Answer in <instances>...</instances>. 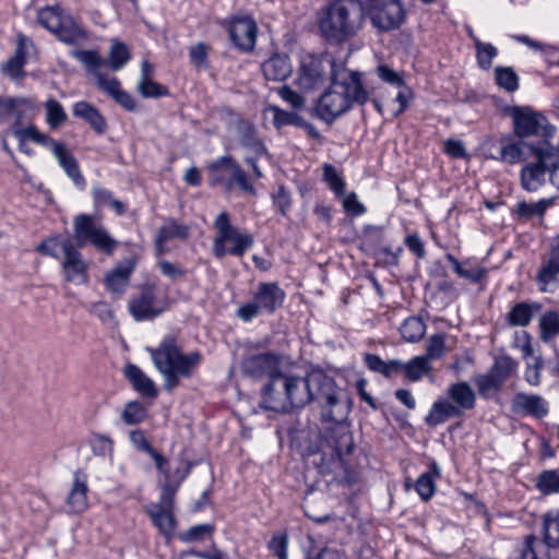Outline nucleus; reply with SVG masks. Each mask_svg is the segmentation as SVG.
<instances>
[{
	"mask_svg": "<svg viewBox=\"0 0 559 559\" xmlns=\"http://www.w3.org/2000/svg\"><path fill=\"white\" fill-rule=\"evenodd\" d=\"M146 417V408L140 402L136 401L127 403L121 413V419L127 425H138L144 421Z\"/></svg>",
	"mask_w": 559,
	"mask_h": 559,
	"instance_id": "6e6d98bb",
	"label": "nucleus"
},
{
	"mask_svg": "<svg viewBox=\"0 0 559 559\" xmlns=\"http://www.w3.org/2000/svg\"><path fill=\"white\" fill-rule=\"evenodd\" d=\"M556 198L540 199L535 203L521 201L516 203L513 213L519 218H531L532 216H543L545 212L555 204Z\"/></svg>",
	"mask_w": 559,
	"mask_h": 559,
	"instance_id": "4c0bfd02",
	"label": "nucleus"
},
{
	"mask_svg": "<svg viewBox=\"0 0 559 559\" xmlns=\"http://www.w3.org/2000/svg\"><path fill=\"white\" fill-rule=\"evenodd\" d=\"M133 269V264H127L110 271L105 278L107 289L117 296H121L129 286L130 275Z\"/></svg>",
	"mask_w": 559,
	"mask_h": 559,
	"instance_id": "72a5a7b5",
	"label": "nucleus"
},
{
	"mask_svg": "<svg viewBox=\"0 0 559 559\" xmlns=\"http://www.w3.org/2000/svg\"><path fill=\"white\" fill-rule=\"evenodd\" d=\"M66 242L73 241L69 238L52 237L39 243L36 250L41 254L49 255L55 259H60L61 255H63V245Z\"/></svg>",
	"mask_w": 559,
	"mask_h": 559,
	"instance_id": "13d9d810",
	"label": "nucleus"
},
{
	"mask_svg": "<svg viewBox=\"0 0 559 559\" xmlns=\"http://www.w3.org/2000/svg\"><path fill=\"white\" fill-rule=\"evenodd\" d=\"M190 469L186 468L179 477L178 484L173 486L169 480L163 486L159 501L156 503H151L150 506H157L160 509L173 510L174 511V502L176 491L178 489L179 484L188 476Z\"/></svg>",
	"mask_w": 559,
	"mask_h": 559,
	"instance_id": "5fc2aeb1",
	"label": "nucleus"
},
{
	"mask_svg": "<svg viewBox=\"0 0 559 559\" xmlns=\"http://www.w3.org/2000/svg\"><path fill=\"white\" fill-rule=\"evenodd\" d=\"M284 395V391L282 390V373L280 376H275L273 380L266 383L262 390V401L260 406L267 411H273L272 401L276 400L280 396Z\"/></svg>",
	"mask_w": 559,
	"mask_h": 559,
	"instance_id": "3c124183",
	"label": "nucleus"
},
{
	"mask_svg": "<svg viewBox=\"0 0 559 559\" xmlns=\"http://www.w3.org/2000/svg\"><path fill=\"white\" fill-rule=\"evenodd\" d=\"M511 411L522 417L543 419L549 413V403L542 395L519 392L511 400Z\"/></svg>",
	"mask_w": 559,
	"mask_h": 559,
	"instance_id": "aec40b11",
	"label": "nucleus"
},
{
	"mask_svg": "<svg viewBox=\"0 0 559 559\" xmlns=\"http://www.w3.org/2000/svg\"><path fill=\"white\" fill-rule=\"evenodd\" d=\"M540 310L542 305L538 302H519L511 307L506 316V321L511 326H527Z\"/></svg>",
	"mask_w": 559,
	"mask_h": 559,
	"instance_id": "cd10ccee",
	"label": "nucleus"
},
{
	"mask_svg": "<svg viewBox=\"0 0 559 559\" xmlns=\"http://www.w3.org/2000/svg\"><path fill=\"white\" fill-rule=\"evenodd\" d=\"M510 116L513 122L514 133L521 138L552 135V126L548 119L540 112L531 107L514 106L510 109Z\"/></svg>",
	"mask_w": 559,
	"mask_h": 559,
	"instance_id": "ddd939ff",
	"label": "nucleus"
},
{
	"mask_svg": "<svg viewBox=\"0 0 559 559\" xmlns=\"http://www.w3.org/2000/svg\"><path fill=\"white\" fill-rule=\"evenodd\" d=\"M441 469L436 461L429 463V469L423 473L415 483V489L424 501H428L436 492V480L440 478Z\"/></svg>",
	"mask_w": 559,
	"mask_h": 559,
	"instance_id": "2f4dec72",
	"label": "nucleus"
},
{
	"mask_svg": "<svg viewBox=\"0 0 559 559\" xmlns=\"http://www.w3.org/2000/svg\"><path fill=\"white\" fill-rule=\"evenodd\" d=\"M445 353V335L443 333L433 334L428 338L426 354L428 361L441 358Z\"/></svg>",
	"mask_w": 559,
	"mask_h": 559,
	"instance_id": "052dcab7",
	"label": "nucleus"
},
{
	"mask_svg": "<svg viewBox=\"0 0 559 559\" xmlns=\"http://www.w3.org/2000/svg\"><path fill=\"white\" fill-rule=\"evenodd\" d=\"M335 61L329 56L306 55L301 57L295 85L304 93L322 87L330 79L337 76Z\"/></svg>",
	"mask_w": 559,
	"mask_h": 559,
	"instance_id": "6e6552de",
	"label": "nucleus"
},
{
	"mask_svg": "<svg viewBox=\"0 0 559 559\" xmlns=\"http://www.w3.org/2000/svg\"><path fill=\"white\" fill-rule=\"evenodd\" d=\"M278 96L289 104L294 109H301L306 105L305 97L298 92L294 91L288 85H283L277 90Z\"/></svg>",
	"mask_w": 559,
	"mask_h": 559,
	"instance_id": "0e129e2a",
	"label": "nucleus"
},
{
	"mask_svg": "<svg viewBox=\"0 0 559 559\" xmlns=\"http://www.w3.org/2000/svg\"><path fill=\"white\" fill-rule=\"evenodd\" d=\"M46 122L50 129H58L68 120V116L62 105L55 98H49L45 103Z\"/></svg>",
	"mask_w": 559,
	"mask_h": 559,
	"instance_id": "a18cd8bd",
	"label": "nucleus"
},
{
	"mask_svg": "<svg viewBox=\"0 0 559 559\" xmlns=\"http://www.w3.org/2000/svg\"><path fill=\"white\" fill-rule=\"evenodd\" d=\"M74 239L78 247L93 245L98 251L111 254L118 246L100 224H97L92 215L79 214L73 221Z\"/></svg>",
	"mask_w": 559,
	"mask_h": 559,
	"instance_id": "9d476101",
	"label": "nucleus"
},
{
	"mask_svg": "<svg viewBox=\"0 0 559 559\" xmlns=\"http://www.w3.org/2000/svg\"><path fill=\"white\" fill-rule=\"evenodd\" d=\"M227 27L231 43L241 51L249 52L254 49L258 26L249 16H233L222 23Z\"/></svg>",
	"mask_w": 559,
	"mask_h": 559,
	"instance_id": "f3484780",
	"label": "nucleus"
},
{
	"mask_svg": "<svg viewBox=\"0 0 559 559\" xmlns=\"http://www.w3.org/2000/svg\"><path fill=\"white\" fill-rule=\"evenodd\" d=\"M539 330L542 341L552 342L559 334V312L555 310L546 311L539 319Z\"/></svg>",
	"mask_w": 559,
	"mask_h": 559,
	"instance_id": "79ce46f5",
	"label": "nucleus"
},
{
	"mask_svg": "<svg viewBox=\"0 0 559 559\" xmlns=\"http://www.w3.org/2000/svg\"><path fill=\"white\" fill-rule=\"evenodd\" d=\"M287 546L288 536L284 533L273 535L267 545L270 551L278 559H288Z\"/></svg>",
	"mask_w": 559,
	"mask_h": 559,
	"instance_id": "69168bd1",
	"label": "nucleus"
},
{
	"mask_svg": "<svg viewBox=\"0 0 559 559\" xmlns=\"http://www.w3.org/2000/svg\"><path fill=\"white\" fill-rule=\"evenodd\" d=\"M239 143L242 147L247 148L251 154L263 156L267 150L260 139L255 127L249 122L241 120L237 126Z\"/></svg>",
	"mask_w": 559,
	"mask_h": 559,
	"instance_id": "393cba45",
	"label": "nucleus"
},
{
	"mask_svg": "<svg viewBox=\"0 0 559 559\" xmlns=\"http://www.w3.org/2000/svg\"><path fill=\"white\" fill-rule=\"evenodd\" d=\"M461 416L462 415L460 414L459 407H454L451 401L440 399L432 404L429 414L425 418V421L428 426L436 427L445 423L450 418Z\"/></svg>",
	"mask_w": 559,
	"mask_h": 559,
	"instance_id": "473e14b6",
	"label": "nucleus"
},
{
	"mask_svg": "<svg viewBox=\"0 0 559 559\" xmlns=\"http://www.w3.org/2000/svg\"><path fill=\"white\" fill-rule=\"evenodd\" d=\"M311 402L321 407L323 421L333 423L324 431L319 453L313 465L322 475H333V479L347 485L356 483V474L349 471L346 456L354 449V439L345 423L353 406L352 399L335 380L321 369L309 371Z\"/></svg>",
	"mask_w": 559,
	"mask_h": 559,
	"instance_id": "f257e3e1",
	"label": "nucleus"
},
{
	"mask_svg": "<svg viewBox=\"0 0 559 559\" xmlns=\"http://www.w3.org/2000/svg\"><path fill=\"white\" fill-rule=\"evenodd\" d=\"M130 58L131 53L123 43H112L108 57V66L112 71L122 69Z\"/></svg>",
	"mask_w": 559,
	"mask_h": 559,
	"instance_id": "8fccbe9b",
	"label": "nucleus"
},
{
	"mask_svg": "<svg viewBox=\"0 0 559 559\" xmlns=\"http://www.w3.org/2000/svg\"><path fill=\"white\" fill-rule=\"evenodd\" d=\"M544 368V361L540 356L533 357L532 362H527L525 370V380L534 386L540 383V371Z\"/></svg>",
	"mask_w": 559,
	"mask_h": 559,
	"instance_id": "338daca9",
	"label": "nucleus"
},
{
	"mask_svg": "<svg viewBox=\"0 0 559 559\" xmlns=\"http://www.w3.org/2000/svg\"><path fill=\"white\" fill-rule=\"evenodd\" d=\"M447 394L454 407H459L462 416L465 411H472L476 405V394L467 382L460 381L451 384Z\"/></svg>",
	"mask_w": 559,
	"mask_h": 559,
	"instance_id": "4be33fe9",
	"label": "nucleus"
},
{
	"mask_svg": "<svg viewBox=\"0 0 559 559\" xmlns=\"http://www.w3.org/2000/svg\"><path fill=\"white\" fill-rule=\"evenodd\" d=\"M273 203L277 207L278 212L286 216L292 205L290 192L283 185L277 188V191L272 195Z\"/></svg>",
	"mask_w": 559,
	"mask_h": 559,
	"instance_id": "774afa93",
	"label": "nucleus"
},
{
	"mask_svg": "<svg viewBox=\"0 0 559 559\" xmlns=\"http://www.w3.org/2000/svg\"><path fill=\"white\" fill-rule=\"evenodd\" d=\"M362 21L359 0H335L322 11L319 29L329 43L341 44L357 33Z\"/></svg>",
	"mask_w": 559,
	"mask_h": 559,
	"instance_id": "20e7f679",
	"label": "nucleus"
},
{
	"mask_svg": "<svg viewBox=\"0 0 559 559\" xmlns=\"http://www.w3.org/2000/svg\"><path fill=\"white\" fill-rule=\"evenodd\" d=\"M158 287L155 283L140 286L136 295L129 300V311L136 321L152 320L165 311L164 302L157 297Z\"/></svg>",
	"mask_w": 559,
	"mask_h": 559,
	"instance_id": "2eb2a0df",
	"label": "nucleus"
},
{
	"mask_svg": "<svg viewBox=\"0 0 559 559\" xmlns=\"http://www.w3.org/2000/svg\"><path fill=\"white\" fill-rule=\"evenodd\" d=\"M61 269L66 282L81 285L88 280L87 263L74 242L63 245Z\"/></svg>",
	"mask_w": 559,
	"mask_h": 559,
	"instance_id": "6ab92c4d",
	"label": "nucleus"
},
{
	"mask_svg": "<svg viewBox=\"0 0 559 559\" xmlns=\"http://www.w3.org/2000/svg\"><path fill=\"white\" fill-rule=\"evenodd\" d=\"M474 383L478 389L479 395L484 399H490L502 388V384L488 371L484 374L475 377Z\"/></svg>",
	"mask_w": 559,
	"mask_h": 559,
	"instance_id": "603ef678",
	"label": "nucleus"
},
{
	"mask_svg": "<svg viewBox=\"0 0 559 559\" xmlns=\"http://www.w3.org/2000/svg\"><path fill=\"white\" fill-rule=\"evenodd\" d=\"M273 111V124L276 129H281L285 126H295L300 128L305 118L295 111H288L280 108L278 106H272Z\"/></svg>",
	"mask_w": 559,
	"mask_h": 559,
	"instance_id": "864d4df0",
	"label": "nucleus"
},
{
	"mask_svg": "<svg viewBox=\"0 0 559 559\" xmlns=\"http://www.w3.org/2000/svg\"><path fill=\"white\" fill-rule=\"evenodd\" d=\"M549 550L543 540L535 535L525 536L520 549V559H551Z\"/></svg>",
	"mask_w": 559,
	"mask_h": 559,
	"instance_id": "e433bc0d",
	"label": "nucleus"
},
{
	"mask_svg": "<svg viewBox=\"0 0 559 559\" xmlns=\"http://www.w3.org/2000/svg\"><path fill=\"white\" fill-rule=\"evenodd\" d=\"M535 488L543 496L559 493V471L544 469L535 478Z\"/></svg>",
	"mask_w": 559,
	"mask_h": 559,
	"instance_id": "58836bf2",
	"label": "nucleus"
},
{
	"mask_svg": "<svg viewBox=\"0 0 559 559\" xmlns=\"http://www.w3.org/2000/svg\"><path fill=\"white\" fill-rule=\"evenodd\" d=\"M430 370V361L424 356H415L408 362L402 361V372L413 382L420 380L424 376L429 373Z\"/></svg>",
	"mask_w": 559,
	"mask_h": 559,
	"instance_id": "a19ab883",
	"label": "nucleus"
},
{
	"mask_svg": "<svg viewBox=\"0 0 559 559\" xmlns=\"http://www.w3.org/2000/svg\"><path fill=\"white\" fill-rule=\"evenodd\" d=\"M207 170L209 182L212 187L224 186L227 190H231L237 186L246 193L255 194V189L249 181L246 171L231 155H224L213 160Z\"/></svg>",
	"mask_w": 559,
	"mask_h": 559,
	"instance_id": "1a4fd4ad",
	"label": "nucleus"
},
{
	"mask_svg": "<svg viewBox=\"0 0 559 559\" xmlns=\"http://www.w3.org/2000/svg\"><path fill=\"white\" fill-rule=\"evenodd\" d=\"M71 57L82 62L86 70L93 73L96 76V72H99L98 69L103 67L104 60L99 56L96 50H72L70 52Z\"/></svg>",
	"mask_w": 559,
	"mask_h": 559,
	"instance_id": "09e8293b",
	"label": "nucleus"
},
{
	"mask_svg": "<svg viewBox=\"0 0 559 559\" xmlns=\"http://www.w3.org/2000/svg\"><path fill=\"white\" fill-rule=\"evenodd\" d=\"M283 356L273 352L247 355L241 361L242 373L254 378L261 379L267 377L271 380L275 376H280V366Z\"/></svg>",
	"mask_w": 559,
	"mask_h": 559,
	"instance_id": "dca6fc26",
	"label": "nucleus"
},
{
	"mask_svg": "<svg viewBox=\"0 0 559 559\" xmlns=\"http://www.w3.org/2000/svg\"><path fill=\"white\" fill-rule=\"evenodd\" d=\"M34 104L31 99L23 97H7L0 99V109L5 114L13 115L15 121L22 124L23 110L33 109Z\"/></svg>",
	"mask_w": 559,
	"mask_h": 559,
	"instance_id": "37998d69",
	"label": "nucleus"
},
{
	"mask_svg": "<svg viewBox=\"0 0 559 559\" xmlns=\"http://www.w3.org/2000/svg\"><path fill=\"white\" fill-rule=\"evenodd\" d=\"M495 80L499 87L509 93H513L519 88V76L511 67H496Z\"/></svg>",
	"mask_w": 559,
	"mask_h": 559,
	"instance_id": "de8ad7c7",
	"label": "nucleus"
},
{
	"mask_svg": "<svg viewBox=\"0 0 559 559\" xmlns=\"http://www.w3.org/2000/svg\"><path fill=\"white\" fill-rule=\"evenodd\" d=\"M124 376L132 384L133 389L143 396H157V389L154 382L136 365L128 364L124 368Z\"/></svg>",
	"mask_w": 559,
	"mask_h": 559,
	"instance_id": "c756f323",
	"label": "nucleus"
},
{
	"mask_svg": "<svg viewBox=\"0 0 559 559\" xmlns=\"http://www.w3.org/2000/svg\"><path fill=\"white\" fill-rule=\"evenodd\" d=\"M9 131L19 142H26L29 140L36 144L49 147H51L56 142L47 134L41 133L33 123L23 127L19 121H14Z\"/></svg>",
	"mask_w": 559,
	"mask_h": 559,
	"instance_id": "7c9ffc66",
	"label": "nucleus"
},
{
	"mask_svg": "<svg viewBox=\"0 0 559 559\" xmlns=\"http://www.w3.org/2000/svg\"><path fill=\"white\" fill-rule=\"evenodd\" d=\"M87 485L85 479L75 473L72 489L68 496V506L72 512L80 513L87 507Z\"/></svg>",
	"mask_w": 559,
	"mask_h": 559,
	"instance_id": "c9c22d12",
	"label": "nucleus"
},
{
	"mask_svg": "<svg viewBox=\"0 0 559 559\" xmlns=\"http://www.w3.org/2000/svg\"><path fill=\"white\" fill-rule=\"evenodd\" d=\"M136 90L143 98H159L169 95L167 86L153 80L139 81Z\"/></svg>",
	"mask_w": 559,
	"mask_h": 559,
	"instance_id": "bf43d9fd",
	"label": "nucleus"
},
{
	"mask_svg": "<svg viewBox=\"0 0 559 559\" xmlns=\"http://www.w3.org/2000/svg\"><path fill=\"white\" fill-rule=\"evenodd\" d=\"M210 47L204 43H199L189 49L190 62L197 69H206L209 67L207 56Z\"/></svg>",
	"mask_w": 559,
	"mask_h": 559,
	"instance_id": "680f3d73",
	"label": "nucleus"
},
{
	"mask_svg": "<svg viewBox=\"0 0 559 559\" xmlns=\"http://www.w3.org/2000/svg\"><path fill=\"white\" fill-rule=\"evenodd\" d=\"M145 511L159 533L166 538V540H170L174 537L176 528L174 511L160 509L157 506H147Z\"/></svg>",
	"mask_w": 559,
	"mask_h": 559,
	"instance_id": "a878e982",
	"label": "nucleus"
},
{
	"mask_svg": "<svg viewBox=\"0 0 559 559\" xmlns=\"http://www.w3.org/2000/svg\"><path fill=\"white\" fill-rule=\"evenodd\" d=\"M323 180L337 197L345 194L346 182L342 175L337 173L334 166L330 164H325L323 166Z\"/></svg>",
	"mask_w": 559,
	"mask_h": 559,
	"instance_id": "4d7b16f0",
	"label": "nucleus"
},
{
	"mask_svg": "<svg viewBox=\"0 0 559 559\" xmlns=\"http://www.w3.org/2000/svg\"><path fill=\"white\" fill-rule=\"evenodd\" d=\"M72 111L74 117L88 123L97 134H104L107 131V121L94 105L87 102H78L73 105Z\"/></svg>",
	"mask_w": 559,
	"mask_h": 559,
	"instance_id": "5701e85b",
	"label": "nucleus"
},
{
	"mask_svg": "<svg viewBox=\"0 0 559 559\" xmlns=\"http://www.w3.org/2000/svg\"><path fill=\"white\" fill-rule=\"evenodd\" d=\"M474 46L476 50L477 64L483 70H488L492 66L493 58L498 55V49L489 44L483 43L477 37H474Z\"/></svg>",
	"mask_w": 559,
	"mask_h": 559,
	"instance_id": "49530a36",
	"label": "nucleus"
},
{
	"mask_svg": "<svg viewBox=\"0 0 559 559\" xmlns=\"http://www.w3.org/2000/svg\"><path fill=\"white\" fill-rule=\"evenodd\" d=\"M536 146L537 144L534 145L524 141L507 142L501 140L499 159L509 164H518L524 159H528L530 155H532V147Z\"/></svg>",
	"mask_w": 559,
	"mask_h": 559,
	"instance_id": "c85d7f7f",
	"label": "nucleus"
},
{
	"mask_svg": "<svg viewBox=\"0 0 559 559\" xmlns=\"http://www.w3.org/2000/svg\"><path fill=\"white\" fill-rule=\"evenodd\" d=\"M544 543L548 549H559V510L552 509L543 515Z\"/></svg>",
	"mask_w": 559,
	"mask_h": 559,
	"instance_id": "f704fd0d",
	"label": "nucleus"
},
{
	"mask_svg": "<svg viewBox=\"0 0 559 559\" xmlns=\"http://www.w3.org/2000/svg\"><path fill=\"white\" fill-rule=\"evenodd\" d=\"M262 72L267 81H285L293 72L289 57L280 53L273 55L262 63Z\"/></svg>",
	"mask_w": 559,
	"mask_h": 559,
	"instance_id": "412c9836",
	"label": "nucleus"
},
{
	"mask_svg": "<svg viewBox=\"0 0 559 559\" xmlns=\"http://www.w3.org/2000/svg\"><path fill=\"white\" fill-rule=\"evenodd\" d=\"M50 148L55 157L58 159L59 165L73 180V182L78 186L84 185L85 179L80 170L79 163L76 158L68 152L64 144L56 141Z\"/></svg>",
	"mask_w": 559,
	"mask_h": 559,
	"instance_id": "b1692460",
	"label": "nucleus"
},
{
	"mask_svg": "<svg viewBox=\"0 0 559 559\" xmlns=\"http://www.w3.org/2000/svg\"><path fill=\"white\" fill-rule=\"evenodd\" d=\"M37 21L43 27L55 34L59 40L66 44H75L84 36L81 27L71 15L64 13L59 4L38 10Z\"/></svg>",
	"mask_w": 559,
	"mask_h": 559,
	"instance_id": "9b49d317",
	"label": "nucleus"
},
{
	"mask_svg": "<svg viewBox=\"0 0 559 559\" xmlns=\"http://www.w3.org/2000/svg\"><path fill=\"white\" fill-rule=\"evenodd\" d=\"M147 352L155 368L163 374L164 389L168 392H173L179 385L180 378L191 377L202 361L199 352L185 355L171 335L164 337L157 347H148Z\"/></svg>",
	"mask_w": 559,
	"mask_h": 559,
	"instance_id": "7ed1b4c3",
	"label": "nucleus"
},
{
	"mask_svg": "<svg viewBox=\"0 0 559 559\" xmlns=\"http://www.w3.org/2000/svg\"><path fill=\"white\" fill-rule=\"evenodd\" d=\"M559 235L550 241L549 252L543 257L536 275L539 290L552 293L559 286Z\"/></svg>",
	"mask_w": 559,
	"mask_h": 559,
	"instance_id": "a211bd4d",
	"label": "nucleus"
},
{
	"mask_svg": "<svg viewBox=\"0 0 559 559\" xmlns=\"http://www.w3.org/2000/svg\"><path fill=\"white\" fill-rule=\"evenodd\" d=\"M214 526L212 524H200L190 527L179 535V538L185 543L195 542L203 539L206 535H212Z\"/></svg>",
	"mask_w": 559,
	"mask_h": 559,
	"instance_id": "e2e57ef3",
	"label": "nucleus"
},
{
	"mask_svg": "<svg viewBox=\"0 0 559 559\" xmlns=\"http://www.w3.org/2000/svg\"><path fill=\"white\" fill-rule=\"evenodd\" d=\"M372 25L380 31L399 28L405 20L402 0H366Z\"/></svg>",
	"mask_w": 559,
	"mask_h": 559,
	"instance_id": "4468645a",
	"label": "nucleus"
},
{
	"mask_svg": "<svg viewBox=\"0 0 559 559\" xmlns=\"http://www.w3.org/2000/svg\"><path fill=\"white\" fill-rule=\"evenodd\" d=\"M309 372L306 377L282 372L284 395L272 401L273 412L284 413L292 408H301L311 402Z\"/></svg>",
	"mask_w": 559,
	"mask_h": 559,
	"instance_id": "f8f14e48",
	"label": "nucleus"
},
{
	"mask_svg": "<svg viewBox=\"0 0 559 559\" xmlns=\"http://www.w3.org/2000/svg\"><path fill=\"white\" fill-rule=\"evenodd\" d=\"M530 160L521 169V185L528 192L537 191L545 182L546 176L556 183L559 170V155L547 141L532 147Z\"/></svg>",
	"mask_w": 559,
	"mask_h": 559,
	"instance_id": "39448f33",
	"label": "nucleus"
},
{
	"mask_svg": "<svg viewBox=\"0 0 559 559\" xmlns=\"http://www.w3.org/2000/svg\"><path fill=\"white\" fill-rule=\"evenodd\" d=\"M369 99V91L364 86L359 72L343 71L333 78L328 90L319 97L314 112L328 124L346 114L354 104L365 105Z\"/></svg>",
	"mask_w": 559,
	"mask_h": 559,
	"instance_id": "f03ea898",
	"label": "nucleus"
},
{
	"mask_svg": "<svg viewBox=\"0 0 559 559\" xmlns=\"http://www.w3.org/2000/svg\"><path fill=\"white\" fill-rule=\"evenodd\" d=\"M516 369L518 362L512 357L501 355L495 358V361L488 372L503 385Z\"/></svg>",
	"mask_w": 559,
	"mask_h": 559,
	"instance_id": "ea45409f",
	"label": "nucleus"
},
{
	"mask_svg": "<svg viewBox=\"0 0 559 559\" xmlns=\"http://www.w3.org/2000/svg\"><path fill=\"white\" fill-rule=\"evenodd\" d=\"M285 298L286 294L277 282H260L251 290V299L237 310V316L249 322L262 314H273L282 308Z\"/></svg>",
	"mask_w": 559,
	"mask_h": 559,
	"instance_id": "0eeeda50",
	"label": "nucleus"
},
{
	"mask_svg": "<svg viewBox=\"0 0 559 559\" xmlns=\"http://www.w3.org/2000/svg\"><path fill=\"white\" fill-rule=\"evenodd\" d=\"M216 236L213 239L212 253L217 259L227 254L242 257L254 243L251 234L241 231L230 223L227 212H222L214 221Z\"/></svg>",
	"mask_w": 559,
	"mask_h": 559,
	"instance_id": "423d86ee",
	"label": "nucleus"
},
{
	"mask_svg": "<svg viewBox=\"0 0 559 559\" xmlns=\"http://www.w3.org/2000/svg\"><path fill=\"white\" fill-rule=\"evenodd\" d=\"M400 332L405 341L416 343L424 337L426 324L420 318L409 317L401 325Z\"/></svg>",
	"mask_w": 559,
	"mask_h": 559,
	"instance_id": "c03bdc74",
	"label": "nucleus"
},
{
	"mask_svg": "<svg viewBox=\"0 0 559 559\" xmlns=\"http://www.w3.org/2000/svg\"><path fill=\"white\" fill-rule=\"evenodd\" d=\"M189 237V228L179 224L175 219H168L157 231L154 242L157 255L165 252V243L170 239H187Z\"/></svg>",
	"mask_w": 559,
	"mask_h": 559,
	"instance_id": "bb28decb",
	"label": "nucleus"
}]
</instances>
